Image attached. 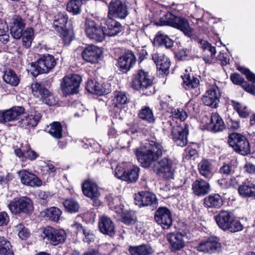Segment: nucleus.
Returning a JSON list of instances; mask_svg holds the SVG:
<instances>
[{
	"label": "nucleus",
	"instance_id": "obj_1",
	"mask_svg": "<svg viewBox=\"0 0 255 255\" xmlns=\"http://www.w3.org/2000/svg\"><path fill=\"white\" fill-rule=\"evenodd\" d=\"M101 26L87 18L85 21V31L87 36L97 42L104 40L106 36H114L121 31V24L111 17H104L101 20Z\"/></svg>",
	"mask_w": 255,
	"mask_h": 255
},
{
	"label": "nucleus",
	"instance_id": "obj_2",
	"mask_svg": "<svg viewBox=\"0 0 255 255\" xmlns=\"http://www.w3.org/2000/svg\"><path fill=\"white\" fill-rule=\"evenodd\" d=\"M165 151L161 143L148 140L142 142L141 146L134 150L137 159L145 168L157 161Z\"/></svg>",
	"mask_w": 255,
	"mask_h": 255
},
{
	"label": "nucleus",
	"instance_id": "obj_3",
	"mask_svg": "<svg viewBox=\"0 0 255 255\" xmlns=\"http://www.w3.org/2000/svg\"><path fill=\"white\" fill-rule=\"evenodd\" d=\"M132 87L139 90L146 95H150L155 92L153 81L149 73L142 69L138 70L132 76Z\"/></svg>",
	"mask_w": 255,
	"mask_h": 255
},
{
	"label": "nucleus",
	"instance_id": "obj_4",
	"mask_svg": "<svg viewBox=\"0 0 255 255\" xmlns=\"http://www.w3.org/2000/svg\"><path fill=\"white\" fill-rule=\"evenodd\" d=\"M214 218L218 227L223 231L236 233L243 230L241 222L230 211L222 210Z\"/></svg>",
	"mask_w": 255,
	"mask_h": 255
},
{
	"label": "nucleus",
	"instance_id": "obj_5",
	"mask_svg": "<svg viewBox=\"0 0 255 255\" xmlns=\"http://www.w3.org/2000/svg\"><path fill=\"white\" fill-rule=\"evenodd\" d=\"M163 129L165 131H171V138L178 146H184L188 139V129L186 125H175L170 120L163 122Z\"/></svg>",
	"mask_w": 255,
	"mask_h": 255
},
{
	"label": "nucleus",
	"instance_id": "obj_6",
	"mask_svg": "<svg viewBox=\"0 0 255 255\" xmlns=\"http://www.w3.org/2000/svg\"><path fill=\"white\" fill-rule=\"evenodd\" d=\"M228 143L236 152L247 155L251 153V147L247 138L243 134L233 132L228 136Z\"/></svg>",
	"mask_w": 255,
	"mask_h": 255
},
{
	"label": "nucleus",
	"instance_id": "obj_7",
	"mask_svg": "<svg viewBox=\"0 0 255 255\" xmlns=\"http://www.w3.org/2000/svg\"><path fill=\"white\" fill-rule=\"evenodd\" d=\"M159 25H168L176 28L182 31L189 37H192V29L189 26L188 20L183 17H161Z\"/></svg>",
	"mask_w": 255,
	"mask_h": 255
},
{
	"label": "nucleus",
	"instance_id": "obj_8",
	"mask_svg": "<svg viewBox=\"0 0 255 255\" xmlns=\"http://www.w3.org/2000/svg\"><path fill=\"white\" fill-rule=\"evenodd\" d=\"M56 64V62L53 56L48 54L42 55L37 60V64H31V68L33 69L32 74L37 76L40 74L47 73Z\"/></svg>",
	"mask_w": 255,
	"mask_h": 255
},
{
	"label": "nucleus",
	"instance_id": "obj_9",
	"mask_svg": "<svg viewBox=\"0 0 255 255\" xmlns=\"http://www.w3.org/2000/svg\"><path fill=\"white\" fill-rule=\"evenodd\" d=\"M42 237L47 243L56 246L65 242L67 235L63 229H57L48 226L43 229Z\"/></svg>",
	"mask_w": 255,
	"mask_h": 255
},
{
	"label": "nucleus",
	"instance_id": "obj_10",
	"mask_svg": "<svg viewBox=\"0 0 255 255\" xmlns=\"http://www.w3.org/2000/svg\"><path fill=\"white\" fill-rule=\"evenodd\" d=\"M173 160L168 156L164 157L154 164L153 171L158 175L166 179L173 177Z\"/></svg>",
	"mask_w": 255,
	"mask_h": 255
},
{
	"label": "nucleus",
	"instance_id": "obj_11",
	"mask_svg": "<svg viewBox=\"0 0 255 255\" xmlns=\"http://www.w3.org/2000/svg\"><path fill=\"white\" fill-rule=\"evenodd\" d=\"M52 27L59 33V36L64 42L71 41L72 36L70 34L69 29L72 27L71 21H68V17H54Z\"/></svg>",
	"mask_w": 255,
	"mask_h": 255
},
{
	"label": "nucleus",
	"instance_id": "obj_12",
	"mask_svg": "<svg viewBox=\"0 0 255 255\" xmlns=\"http://www.w3.org/2000/svg\"><path fill=\"white\" fill-rule=\"evenodd\" d=\"M8 208L12 213H29L33 210L31 199L26 196L14 198L8 204Z\"/></svg>",
	"mask_w": 255,
	"mask_h": 255
},
{
	"label": "nucleus",
	"instance_id": "obj_13",
	"mask_svg": "<svg viewBox=\"0 0 255 255\" xmlns=\"http://www.w3.org/2000/svg\"><path fill=\"white\" fill-rule=\"evenodd\" d=\"M82 77L77 74L65 76L61 83V88L66 95H73L78 92Z\"/></svg>",
	"mask_w": 255,
	"mask_h": 255
},
{
	"label": "nucleus",
	"instance_id": "obj_14",
	"mask_svg": "<svg viewBox=\"0 0 255 255\" xmlns=\"http://www.w3.org/2000/svg\"><path fill=\"white\" fill-rule=\"evenodd\" d=\"M31 87L33 95L37 97H40L43 103L49 106L55 104L56 101L52 94L39 83H32Z\"/></svg>",
	"mask_w": 255,
	"mask_h": 255
},
{
	"label": "nucleus",
	"instance_id": "obj_15",
	"mask_svg": "<svg viewBox=\"0 0 255 255\" xmlns=\"http://www.w3.org/2000/svg\"><path fill=\"white\" fill-rule=\"evenodd\" d=\"M156 223L164 229H169L172 224V218L170 210L165 207L158 208L154 214Z\"/></svg>",
	"mask_w": 255,
	"mask_h": 255
},
{
	"label": "nucleus",
	"instance_id": "obj_16",
	"mask_svg": "<svg viewBox=\"0 0 255 255\" xmlns=\"http://www.w3.org/2000/svg\"><path fill=\"white\" fill-rule=\"evenodd\" d=\"M136 61L134 53L128 50L118 58L117 66L122 72L127 73L135 64Z\"/></svg>",
	"mask_w": 255,
	"mask_h": 255
},
{
	"label": "nucleus",
	"instance_id": "obj_17",
	"mask_svg": "<svg viewBox=\"0 0 255 255\" xmlns=\"http://www.w3.org/2000/svg\"><path fill=\"white\" fill-rule=\"evenodd\" d=\"M220 97V93L219 88L215 85L210 87L203 96L202 100L206 105L211 108H215L217 107Z\"/></svg>",
	"mask_w": 255,
	"mask_h": 255
},
{
	"label": "nucleus",
	"instance_id": "obj_18",
	"mask_svg": "<svg viewBox=\"0 0 255 255\" xmlns=\"http://www.w3.org/2000/svg\"><path fill=\"white\" fill-rule=\"evenodd\" d=\"M135 204L139 207L152 206L154 207L157 204L155 194L148 192H141L135 194Z\"/></svg>",
	"mask_w": 255,
	"mask_h": 255
},
{
	"label": "nucleus",
	"instance_id": "obj_19",
	"mask_svg": "<svg viewBox=\"0 0 255 255\" xmlns=\"http://www.w3.org/2000/svg\"><path fill=\"white\" fill-rule=\"evenodd\" d=\"M25 110L21 106H14L5 111H0V123H4L17 120L24 113Z\"/></svg>",
	"mask_w": 255,
	"mask_h": 255
},
{
	"label": "nucleus",
	"instance_id": "obj_20",
	"mask_svg": "<svg viewBox=\"0 0 255 255\" xmlns=\"http://www.w3.org/2000/svg\"><path fill=\"white\" fill-rule=\"evenodd\" d=\"M219 241L217 237H211L206 241L200 243L197 247V250L200 252L209 254L219 251L221 247Z\"/></svg>",
	"mask_w": 255,
	"mask_h": 255
},
{
	"label": "nucleus",
	"instance_id": "obj_21",
	"mask_svg": "<svg viewBox=\"0 0 255 255\" xmlns=\"http://www.w3.org/2000/svg\"><path fill=\"white\" fill-rule=\"evenodd\" d=\"M82 54L85 61L91 63H96L101 57L102 50L100 47L91 44L84 48Z\"/></svg>",
	"mask_w": 255,
	"mask_h": 255
},
{
	"label": "nucleus",
	"instance_id": "obj_22",
	"mask_svg": "<svg viewBox=\"0 0 255 255\" xmlns=\"http://www.w3.org/2000/svg\"><path fill=\"white\" fill-rule=\"evenodd\" d=\"M26 25L25 20L21 17H13L9 23L10 32L13 37L19 39Z\"/></svg>",
	"mask_w": 255,
	"mask_h": 255
},
{
	"label": "nucleus",
	"instance_id": "obj_23",
	"mask_svg": "<svg viewBox=\"0 0 255 255\" xmlns=\"http://www.w3.org/2000/svg\"><path fill=\"white\" fill-rule=\"evenodd\" d=\"M42 117L41 114L38 112H32L23 116L18 121L17 126L24 128H28L35 127L39 122Z\"/></svg>",
	"mask_w": 255,
	"mask_h": 255
},
{
	"label": "nucleus",
	"instance_id": "obj_24",
	"mask_svg": "<svg viewBox=\"0 0 255 255\" xmlns=\"http://www.w3.org/2000/svg\"><path fill=\"white\" fill-rule=\"evenodd\" d=\"M152 58L159 71L165 73L169 70L170 61L161 51H154L152 54Z\"/></svg>",
	"mask_w": 255,
	"mask_h": 255
},
{
	"label": "nucleus",
	"instance_id": "obj_25",
	"mask_svg": "<svg viewBox=\"0 0 255 255\" xmlns=\"http://www.w3.org/2000/svg\"><path fill=\"white\" fill-rule=\"evenodd\" d=\"M18 175L21 183L32 187H39L42 185V181L35 174L26 170L19 171Z\"/></svg>",
	"mask_w": 255,
	"mask_h": 255
},
{
	"label": "nucleus",
	"instance_id": "obj_26",
	"mask_svg": "<svg viewBox=\"0 0 255 255\" xmlns=\"http://www.w3.org/2000/svg\"><path fill=\"white\" fill-rule=\"evenodd\" d=\"M99 228L100 232L104 235L113 236L115 234V226L111 219L107 216H103L99 220Z\"/></svg>",
	"mask_w": 255,
	"mask_h": 255
},
{
	"label": "nucleus",
	"instance_id": "obj_27",
	"mask_svg": "<svg viewBox=\"0 0 255 255\" xmlns=\"http://www.w3.org/2000/svg\"><path fill=\"white\" fill-rule=\"evenodd\" d=\"M129 13L127 10L126 3L120 0L112 1L109 5V15L127 16Z\"/></svg>",
	"mask_w": 255,
	"mask_h": 255
},
{
	"label": "nucleus",
	"instance_id": "obj_28",
	"mask_svg": "<svg viewBox=\"0 0 255 255\" xmlns=\"http://www.w3.org/2000/svg\"><path fill=\"white\" fill-rule=\"evenodd\" d=\"M183 237V235L180 233H171L167 235V238L171 245V251L176 252L184 247Z\"/></svg>",
	"mask_w": 255,
	"mask_h": 255
},
{
	"label": "nucleus",
	"instance_id": "obj_29",
	"mask_svg": "<svg viewBox=\"0 0 255 255\" xmlns=\"http://www.w3.org/2000/svg\"><path fill=\"white\" fill-rule=\"evenodd\" d=\"M82 192L85 196L90 198H98L100 196L98 185L91 180H86L83 182Z\"/></svg>",
	"mask_w": 255,
	"mask_h": 255
},
{
	"label": "nucleus",
	"instance_id": "obj_30",
	"mask_svg": "<svg viewBox=\"0 0 255 255\" xmlns=\"http://www.w3.org/2000/svg\"><path fill=\"white\" fill-rule=\"evenodd\" d=\"M193 193L198 196H204L211 190L209 183L203 179L195 180L192 185Z\"/></svg>",
	"mask_w": 255,
	"mask_h": 255
},
{
	"label": "nucleus",
	"instance_id": "obj_31",
	"mask_svg": "<svg viewBox=\"0 0 255 255\" xmlns=\"http://www.w3.org/2000/svg\"><path fill=\"white\" fill-rule=\"evenodd\" d=\"M203 204L208 208L219 209L223 204V199L219 194H211L204 199Z\"/></svg>",
	"mask_w": 255,
	"mask_h": 255
},
{
	"label": "nucleus",
	"instance_id": "obj_32",
	"mask_svg": "<svg viewBox=\"0 0 255 255\" xmlns=\"http://www.w3.org/2000/svg\"><path fill=\"white\" fill-rule=\"evenodd\" d=\"M128 251L130 255H152L154 252L152 247L148 244L129 246Z\"/></svg>",
	"mask_w": 255,
	"mask_h": 255
},
{
	"label": "nucleus",
	"instance_id": "obj_33",
	"mask_svg": "<svg viewBox=\"0 0 255 255\" xmlns=\"http://www.w3.org/2000/svg\"><path fill=\"white\" fill-rule=\"evenodd\" d=\"M112 105L115 108L121 109L127 104L129 100L126 92L116 91L113 94Z\"/></svg>",
	"mask_w": 255,
	"mask_h": 255
},
{
	"label": "nucleus",
	"instance_id": "obj_34",
	"mask_svg": "<svg viewBox=\"0 0 255 255\" xmlns=\"http://www.w3.org/2000/svg\"><path fill=\"white\" fill-rule=\"evenodd\" d=\"M209 126L214 132L222 131L225 128V124L222 119L216 113L212 114Z\"/></svg>",
	"mask_w": 255,
	"mask_h": 255
},
{
	"label": "nucleus",
	"instance_id": "obj_35",
	"mask_svg": "<svg viewBox=\"0 0 255 255\" xmlns=\"http://www.w3.org/2000/svg\"><path fill=\"white\" fill-rule=\"evenodd\" d=\"M139 170L138 166L128 163L124 181L131 183L136 181L138 178Z\"/></svg>",
	"mask_w": 255,
	"mask_h": 255
},
{
	"label": "nucleus",
	"instance_id": "obj_36",
	"mask_svg": "<svg viewBox=\"0 0 255 255\" xmlns=\"http://www.w3.org/2000/svg\"><path fill=\"white\" fill-rule=\"evenodd\" d=\"M238 192L243 198L255 197V185L251 183H244L238 187Z\"/></svg>",
	"mask_w": 255,
	"mask_h": 255
},
{
	"label": "nucleus",
	"instance_id": "obj_37",
	"mask_svg": "<svg viewBox=\"0 0 255 255\" xmlns=\"http://www.w3.org/2000/svg\"><path fill=\"white\" fill-rule=\"evenodd\" d=\"M198 167L200 174L204 177L210 178L213 176V166L209 160H202L198 164Z\"/></svg>",
	"mask_w": 255,
	"mask_h": 255
},
{
	"label": "nucleus",
	"instance_id": "obj_38",
	"mask_svg": "<svg viewBox=\"0 0 255 255\" xmlns=\"http://www.w3.org/2000/svg\"><path fill=\"white\" fill-rule=\"evenodd\" d=\"M138 117L139 119L148 123L155 122V118L152 110L148 106H143L139 111Z\"/></svg>",
	"mask_w": 255,
	"mask_h": 255
},
{
	"label": "nucleus",
	"instance_id": "obj_39",
	"mask_svg": "<svg viewBox=\"0 0 255 255\" xmlns=\"http://www.w3.org/2000/svg\"><path fill=\"white\" fill-rule=\"evenodd\" d=\"M182 78L183 81V85L186 90L195 89L199 86V79L195 77L193 75L186 74L184 76H182Z\"/></svg>",
	"mask_w": 255,
	"mask_h": 255
},
{
	"label": "nucleus",
	"instance_id": "obj_40",
	"mask_svg": "<svg viewBox=\"0 0 255 255\" xmlns=\"http://www.w3.org/2000/svg\"><path fill=\"white\" fill-rule=\"evenodd\" d=\"M86 89L89 93L93 94L102 95L105 93L102 86L96 81L89 80L86 85Z\"/></svg>",
	"mask_w": 255,
	"mask_h": 255
},
{
	"label": "nucleus",
	"instance_id": "obj_41",
	"mask_svg": "<svg viewBox=\"0 0 255 255\" xmlns=\"http://www.w3.org/2000/svg\"><path fill=\"white\" fill-rule=\"evenodd\" d=\"M34 31L32 28L27 27L22 31V45L26 48H29L33 40Z\"/></svg>",
	"mask_w": 255,
	"mask_h": 255
},
{
	"label": "nucleus",
	"instance_id": "obj_42",
	"mask_svg": "<svg viewBox=\"0 0 255 255\" xmlns=\"http://www.w3.org/2000/svg\"><path fill=\"white\" fill-rule=\"evenodd\" d=\"M2 78L4 82L12 86H16L19 82L17 75L11 69L6 70Z\"/></svg>",
	"mask_w": 255,
	"mask_h": 255
},
{
	"label": "nucleus",
	"instance_id": "obj_43",
	"mask_svg": "<svg viewBox=\"0 0 255 255\" xmlns=\"http://www.w3.org/2000/svg\"><path fill=\"white\" fill-rule=\"evenodd\" d=\"M62 211L59 208L52 207L45 211V216L49 220L57 222L60 219Z\"/></svg>",
	"mask_w": 255,
	"mask_h": 255
},
{
	"label": "nucleus",
	"instance_id": "obj_44",
	"mask_svg": "<svg viewBox=\"0 0 255 255\" xmlns=\"http://www.w3.org/2000/svg\"><path fill=\"white\" fill-rule=\"evenodd\" d=\"M154 42L161 46H165L167 48L173 46V41L167 35L158 34L154 38Z\"/></svg>",
	"mask_w": 255,
	"mask_h": 255
},
{
	"label": "nucleus",
	"instance_id": "obj_45",
	"mask_svg": "<svg viewBox=\"0 0 255 255\" xmlns=\"http://www.w3.org/2000/svg\"><path fill=\"white\" fill-rule=\"evenodd\" d=\"M0 255H14L9 242L1 236H0Z\"/></svg>",
	"mask_w": 255,
	"mask_h": 255
},
{
	"label": "nucleus",
	"instance_id": "obj_46",
	"mask_svg": "<svg viewBox=\"0 0 255 255\" xmlns=\"http://www.w3.org/2000/svg\"><path fill=\"white\" fill-rule=\"evenodd\" d=\"M232 105L235 110L239 114V116L242 118H246L250 115V111L246 106H243L238 102L232 101Z\"/></svg>",
	"mask_w": 255,
	"mask_h": 255
},
{
	"label": "nucleus",
	"instance_id": "obj_47",
	"mask_svg": "<svg viewBox=\"0 0 255 255\" xmlns=\"http://www.w3.org/2000/svg\"><path fill=\"white\" fill-rule=\"evenodd\" d=\"M187 116L186 112L183 109L177 108L173 109L171 110L170 117L173 120H176V123H177L178 121L181 122L185 121Z\"/></svg>",
	"mask_w": 255,
	"mask_h": 255
},
{
	"label": "nucleus",
	"instance_id": "obj_48",
	"mask_svg": "<svg viewBox=\"0 0 255 255\" xmlns=\"http://www.w3.org/2000/svg\"><path fill=\"white\" fill-rule=\"evenodd\" d=\"M62 128L58 122H54L50 125L49 133L55 138L59 139L62 136Z\"/></svg>",
	"mask_w": 255,
	"mask_h": 255
},
{
	"label": "nucleus",
	"instance_id": "obj_49",
	"mask_svg": "<svg viewBox=\"0 0 255 255\" xmlns=\"http://www.w3.org/2000/svg\"><path fill=\"white\" fill-rule=\"evenodd\" d=\"M82 4V0H71L67 3V10L74 15L78 14L80 11Z\"/></svg>",
	"mask_w": 255,
	"mask_h": 255
},
{
	"label": "nucleus",
	"instance_id": "obj_50",
	"mask_svg": "<svg viewBox=\"0 0 255 255\" xmlns=\"http://www.w3.org/2000/svg\"><path fill=\"white\" fill-rule=\"evenodd\" d=\"M66 210L70 213H75L78 211L80 206L78 203L73 199H66L63 202Z\"/></svg>",
	"mask_w": 255,
	"mask_h": 255
},
{
	"label": "nucleus",
	"instance_id": "obj_51",
	"mask_svg": "<svg viewBox=\"0 0 255 255\" xmlns=\"http://www.w3.org/2000/svg\"><path fill=\"white\" fill-rule=\"evenodd\" d=\"M196 40L203 50H208L210 52L211 56L215 55L216 51L215 46H212L207 41L201 38H197Z\"/></svg>",
	"mask_w": 255,
	"mask_h": 255
},
{
	"label": "nucleus",
	"instance_id": "obj_52",
	"mask_svg": "<svg viewBox=\"0 0 255 255\" xmlns=\"http://www.w3.org/2000/svg\"><path fill=\"white\" fill-rule=\"evenodd\" d=\"M128 163H123L118 164L114 171L115 176L124 181V178L125 177L127 168H128Z\"/></svg>",
	"mask_w": 255,
	"mask_h": 255
},
{
	"label": "nucleus",
	"instance_id": "obj_53",
	"mask_svg": "<svg viewBox=\"0 0 255 255\" xmlns=\"http://www.w3.org/2000/svg\"><path fill=\"white\" fill-rule=\"evenodd\" d=\"M14 228L16 231H18V236L21 239L26 240L29 237V233L23 224H19Z\"/></svg>",
	"mask_w": 255,
	"mask_h": 255
},
{
	"label": "nucleus",
	"instance_id": "obj_54",
	"mask_svg": "<svg viewBox=\"0 0 255 255\" xmlns=\"http://www.w3.org/2000/svg\"><path fill=\"white\" fill-rule=\"evenodd\" d=\"M238 70L243 74L250 82L255 83V74L252 73L249 69L243 67H239Z\"/></svg>",
	"mask_w": 255,
	"mask_h": 255
},
{
	"label": "nucleus",
	"instance_id": "obj_55",
	"mask_svg": "<svg viewBox=\"0 0 255 255\" xmlns=\"http://www.w3.org/2000/svg\"><path fill=\"white\" fill-rule=\"evenodd\" d=\"M38 156V154L32 150L28 145H26L25 152L24 153V158L30 160L35 159Z\"/></svg>",
	"mask_w": 255,
	"mask_h": 255
},
{
	"label": "nucleus",
	"instance_id": "obj_56",
	"mask_svg": "<svg viewBox=\"0 0 255 255\" xmlns=\"http://www.w3.org/2000/svg\"><path fill=\"white\" fill-rule=\"evenodd\" d=\"M219 184L223 188H229L235 186L237 181L235 178H231L229 179H221L218 180Z\"/></svg>",
	"mask_w": 255,
	"mask_h": 255
},
{
	"label": "nucleus",
	"instance_id": "obj_57",
	"mask_svg": "<svg viewBox=\"0 0 255 255\" xmlns=\"http://www.w3.org/2000/svg\"><path fill=\"white\" fill-rule=\"evenodd\" d=\"M122 221L126 224L129 225L134 221V217L129 212H125L121 216Z\"/></svg>",
	"mask_w": 255,
	"mask_h": 255
},
{
	"label": "nucleus",
	"instance_id": "obj_58",
	"mask_svg": "<svg viewBox=\"0 0 255 255\" xmlns=\"http://www.w3.org/2000/svg\"><path fill=\"white\" fill-rule=\"evenodd\" d=\"M230 78L234 84L241 85V86L243 85V82L246 81L240 74L237 73L232 74Z\"/></svg>",
	"mask_w": 255,
	"mask_h": 255
},
{
	"label": "nucleus",
	"instance_id": "obj_59",
	"mask_svg": "<svg viewBox=\"0 0 255 255\" xmlns=\"http://www.w3.org/2000/svg\"><path fill=\"white\" fill-rule=\"evenodd\" d=\"M219 171L224 175H228L234 172L232 166L229 164H225L220 167Z\"/></svg>",
	"mask_w": 255,
	"mask_h": 255
},
{
	"label": "nucleus",
	"instance_id": "obj_60",
	"mask_svg": "<svg viewBox=\"0 0 255 255\" xmlns=\"http://www.w3.org/2000/svg\"><path fill=\"white\" fill-rule=\"evenodd\" d=\"M217 59L220 61L222 65H226L229 63V57L227 53L220 52L218 55Z\"/></svg>",
	"mask_w": 255,
	"mask_h": 255
},
{
	"label": "nucleus",
	"instance_id": "obj_61",
	"mask_svg": "<svg viewBox=\"0 0 255 255\" xmlns=\"http://www.w3.org/2000/svg\"><path fill=\"white\" fill-rule=\"evenodd\" d=\"M83 234L85 237L83 238V241L85 242L90 243L94 241V235L88 230H83Z\"/></svg>",
	"mask_w": 255,
	"mask_h": 255
},
{
	"label": "nucleus",
	"instance_id": "obj_62",
	"mask_svg": "<svg viewBox=\"0 0 255 255\" xmlns=\"http://www.w3.org/2000/svg\"><path fill=\"white\" fill-rule=\"evenodd\" d=\"M9 217L5 212H0V226L6 225L9 222Z\"/></svg>",
	"mask_w": 255,
	"mask_h": 255
},
{
	"label": "nucleus",
	"instance_id": "obj_63",
	"mask_svg": "<svg viewBox=\"0 0 255 255\" xmlns=\"http://www.w3.org/2000/svg\"><path fill=\"white\" fill-rule=\"evenodd\" d=\"M243 89L247 92L253 95H255V86L253 85H250L248 82L245 81L243 82L242 86Z\"/></svg>",
	"mask_w": 255,
	"mask_h": 255
},
{
	"label": "nucleus",
	"instance_id": "obj_64",
	"mask_svg": "<svg viewBox=\"0 0 255 255\" xmlns=\"http://www.w3.org/2000/svg\"><path fill=\"white\" fill-rule=\"evenodd\" d=\"M244 168L246 172L251 174H255V165L251 162H247Z\"/></svg>",
	"mask_w": 255,
	"mask_h": 255
}]
</instances>
